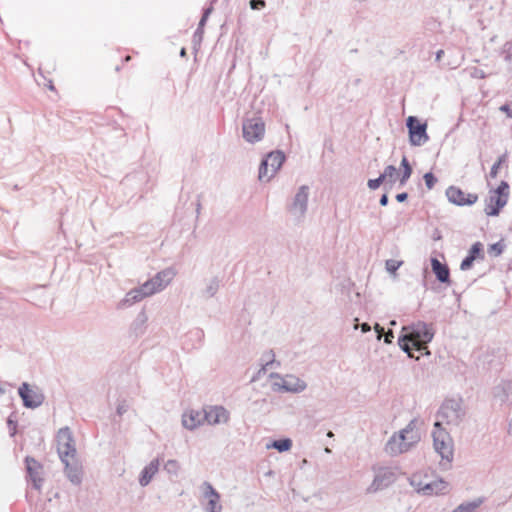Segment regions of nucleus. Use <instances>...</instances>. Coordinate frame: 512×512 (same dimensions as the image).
Listing matches in <instances>:
<instances>
[{
  "instance_id": "nucleus-1",
  "label": "nucleus",
  "mask_w": 512,
  "mask_h": 512,
  "mask_svg": "<svg viewBox=\"0 0 512 512\" xmlns=\"http://www.w3.org/2000/svg\"><path fill=\"white\" fill-rule=\"evenodd\" d=\"M434 334L435 331L431 324L418 321L402 327V334L398 338V344L409 357H412V348L422 352L424 355H430L427 345L432 341Z\"/></svg>"
},
{
  "instance_id": "nucleus-2",
  "label": "nucleus",
  "mask_w": 512,
  "mask_h": 512,
  "mask_svg": "<svg viewBox=\"0 0 512 512\" xmlns=\"http://www.w3.org/2000/svg\"><path fill=\"white\" fill-rule=\"evenodd\" d=\"M417 423V419H412L405 428L394 433L385 444V452L390 456H397L416 445L421 438Z\"/></svg>"
},
{
  "instance_id": "nucleus-3",
  "label": "nucleus",
  "mask_w": 512,
  "mask_h": 512,
  "mask_svg": "<svg viewBox=\"0 0 512 512\" xmlns=\"http://www.w3.org/2000/svg\"><path fill=\"white\" fill-rule=\"evenodd\" d=\"M465 414L466 412L460 399H446L442 403L437 417L441 425L446 423L449 426L458 427L462 423Z\"/></svg>"
},
{
  "instance_id": "nucleus-4",
  "label": "nucleus",
  "mask_w": 512,
  "mask_h": 512,
  "mask_svg": "<svg viewBox=\"0 0 512 512\" xmlns=\"http://www.w3.org/2000/svg\"><path fill=\"white\" fill-rule=\"evenodd\" d=\"M433 446L442 460L450 463L453 460V440L449 433L441 427V422L436 421L432 431Z\"/></svg>"
},
{
  "instance_id": "nucleus-5",
  "label": "nucleus",
  "mask_w": 512,
  "mask_h": 512,
  "mask_svg": "<svg viewBox=\"0 0 512 512\" xmlns=\"http://www.w3.org/2000/svg\"><path fill=\"white\" fill-rule=\"evenodd\" d=\"M309 195L310 187L308 185H301L291 202L287 205V211L297 222H301L305 218L308 210Z\"/></svg>"
},
{
  "instance_id": "nucleus-6",
  "label": "nucleus",
  "mask_w": 512,
  "mask_h": 512,
  "mask_svg": "<svg viewBox=\"0 0 512 512\" xmlns=\"http://www.w3.org/2000/svg\"><path fill=\"white\" fill-rule=\"evenodd\" d=\"M285 161V154L282 151H272L261 161L258 178L260 181H270Z\"/></svg>"
},
{
  "instance_id": "nucleus-7",
  "label": "nucleus",
  "mask_w": 512,
  "mask_h": 512,
  "mask_svg": "<svg viewBox=\"0 0 512 512\" xmlns=\"http://www.w3.org/2000/svg\"><path fill=\"white\" fill-rule=\"evenodd\" d=\"M375 476L367 488V493H376L393 484L398 478V470L394 467H379L374 469Z\"/></svg>"
},
{
  "instance_id": "nucleus-8",
  "label": "nucleus",
  "mask_w": 512,
  "mask_h": 512,
  "mask_svg": "<svg viewBox=\"0 0 512 512\" xmlns=\"http://www.w3.org/2000/svg\"><path fill=\"white\" fill-rule=\"evenodd\" d=\"M18 394L23 401V405L30 409L38 408L45 400V396L42 391L38 387L31 386L27 382H23L19 386Z\"/></svg>"
},
{
  "instance_id": "nucleus-9",
  "label": "nucleus",
  "mask_w": 512,
  "mask_h": 512,
  "mask_svg": "<svg viewBox=\"0 0 512 512\" xmlns=\"http://www.w3.org/2000/svg\"><path fill=\"white\" fill-rule=\"evenodd\" d=\"M175 277V272L171 268L158 272L154 277L143 283L144 290L149 296L164 290Z\"/></svg>"
},
{
  "instance_id": "nucleus-10",
  "label": "nucleus",
  "mask_w": 512,
  "mask_h": 512,
  "mask_svg": "<svg viewBox=\"0 0 512 512\" xmlns=\"http://www.w3.org/2000/svg\"><path fill=\"white\" fill-rule=\"evenodd\" d=\"M57 451L60 459L76 456V447L72 431L69 427L59 429L57 436Z\"/></svg>"
},
{
  "instance_id": "nucleus-11",
  "label": "nucleus",
  "mask_w": 512,
  "mask_h": 512,
  "mask_svg": "<svg viewBox=\"0 0 512 512\" xmlns=\"http://www.w3.org/2000/svg\"><path fill=\"white\" fill-rule=\"evenodd\" d=\"M265 134V124L261 118H249L243 121V138L251 144L261 141Z\"/></svg>"
},
{
  "instance_id": "nucleus-12",
  "label": "nucleus",
  "mask_w": 512,
  "mask_h": 512,
  "mask_svg": "<svg viewBox=\"0 0 512 512\" xmlns=\"http://www.w3.org/2000/svg\"><path fill=\"white\" fill-rule=\"evenodd\" d=\"M406 125L409 132V141L412 146H422L429 140L426 132V123H420L415 116H409Z\"/></svg>"
},
{
  "instance_id": "nucleus-13",
  "label": "nucleus",
  "mask_w": 512,
  "mask_h": 512,
  "mask_svg": "<svg viewBox=\"0 0 512 512\" xmlns=\"http://www.w3.org/2000/svg\"><path fill=\"white\" fill-rule=\"evenodd\" d=\"M446 196L449 202L457 206H470L477 202L478 195L474 193H465L456 186H450L446 190Z\"/></svg>"
},
{
  "instance_id": "nucleus-14",
  "label": "nucleus",
  "mask_w": 512,
  "mask_h": 512,
  "mask_svg": "<svg viewBox=\"0 0 512 512\" xmlns=\"http://www.w3.org/2000/svg\"><path fill=\"white\" fill-rule=\"evenodd\" d=\"M270 378H276L282 381L281 388L283 391L291 392V393H300L304 391L307 387V384L304 380L294 376V375H286L282 377L278 373H271Z\"/></svg>"
},
{
  "instance_id": "nucleus-15",
  "label": "nucleus",
  "mask_w": 512,
  "mask_h": 512,
  "mask_svg": "<svg viewBox=\"0 0 512 512\" xmlns=\"http://www.w3.org/2000/svg\"><path fill=\"white\" fill-rule=\"evenodd\" d=\"M203 410L205 422L209 425L223 424L229 420V412L223 406H209Z\"/></svg>"
},
{
  "instance_id": "nucleus-16",
  "label": "nucleus",
  "mask_w": 512,
  "mask_h": 512,
  "mask_svg": "<svg viewBox=\"0 0 512 512\" xmlns=\"http://www.w3.org/2000/svg\"><path fill=\"white\" fill-rule=\"evenodd\" d=\"M65 466V475L71 483L79 485L82 481V466L76 456L61 459Z\"/></svg>"
},
{
  "instance_id": "nucleus-17",
  "label": "nucleus",
  "mask_w": 512,
  "mask_h": 512,
  "mask_svg": "<svg viewBox=\"0 0 512 512\" xmlns=\"http://www.w3.org/2000/svg\"><path fill=\"white\" fill-rule=\"evenodd\" d=\"M149 297L146 290H144L143 285L136 287L134 289H131L129 292L126 293L124 298L118 303V309H126L134 304L140 302L144 298Z\"/></svg>"
},
{
  "instance_id": "nucleus-18",
  "label": "nucleus",
  "mask_w": 512,
  "mask_h": 512,
  "mask_svg": "<svg viewBox=\"0 0 512 512\" xmlns=\"http://www.w3.org/2000/svg\"><path fill=\"white\" fill-rule=\"evenodd\" d=\"M204 422V410H190L182 415V425L188 430H194Z\"/></svg>"
},
{
  "instance_id": "nucleus-19",
  "label": "nucleus",
  "mask_w": 512,
  "mask_h": 512,
  "mask_svg": "<svg viewBox=\"0 0 512 512\" xmlns=\"http://www.w3.org/2000/svg\"><path fill=\"white\" fill-rule=\"evenodd\" d=\"M504 196H497L490 192L489 197L486 199L485 213L488 216H498L501 209L507 204Z\"/></svg>"
},
{
  "instance_id": "nucleus-20",
  "label": "nucleus",
  "mask_w": 512,
  "mask_h": 512,
  "mask_svg": "<svg viewBox=\"0 0 512 512\" xmlns=\"http://www.w3.org/2000/svg\"><path fill=\"white\" fill-rule=\"evenodd\" d=\"M160 462L159 459H153L147 464L141 471L139 476V484L141 487H146L150 484L153 477L159 471Z\"/></svg>"
},
{
  "instance_id": "nucleus-21",
  "label": "nucleus",
  "mask_w": 512,
  "mask_h": 512,
  "mask_svg": "<svg viewBox=\"0 0 512 512\" xmlns=\"http://www.w3.org/2000/svg\"><path fill=\"white\" fill-rule=\"evenodd\" d=\"M493 395L500 403H512V381H503L495 386Z\"/></svg>"
},
{
  "instance_id": "nucleus-22",
  "label": "nucleus",
  "mask_w": 512,
  "mask_h": 512,
  "mask_svg": "<svg viewBox=\"0 0 512 512\" xmlns=\"http://www.w3.org/2000/svg\"><path fill=\"white\" fill-rule=\"evenodd\" d=\"M148 316L144 309H142L130 325V333L135 337L144 335L147 328Z\"/></svg>"
},
{
  "instance_id": "nucleus-23",
  "label": "nucleus",
  "mask_w": 512,
  "mask_h": 512,
  "mask_svg": "<svg viewBox=\"0 0 512 512\" xmlns=\"http://www.w3.org/2000/svg\"><path fill=\"white\" fill-rule=\"evenodd\" d=\"M448 490H449V483L443 479H437V480L425 483L424 495L425 496L441 495V494L447 493Z\"/></svg>"
},
{
  "instance_id": "nucleus-24",
  "label": "nucleus",
  "mask_w": 512,
  "mask_h": 512,
  "mask_svg": "<svg viewBox=\"0 0 512 512\" xmlns=\"http://www.w3.org/2000/svg\"><path fill=\"white\" fill-rule=\"evenodd\" d=\"M431 266L432 271L439 282L450 283V272L446 264L441 263L437 258H432Z\"/></svg>"
},
{
  "instance_id": "nucleus-25",
  "label": "nucleus",
  "mask_w": 512,
  "mask_h": 512,
  "mask_svg": "<svg viewBox=\"0 0 512 512\" xmlns=\"http://www.w3.org/2000/svg\"><path fill=\"white\" fill-rule=\"evenodd\" d=\"M199 490L201 492L200 503L209 502L211 500L220 501L221 499L219 492L208 481L202 482L199 486Z\"/></svg>"
},
{
  "instance_id": "nucleus-26",
  "label": "nucleus",
  "mask_w": 512,
  "mask_h": 512,
  "mask_svg": "<svg viewBox=\"0 0 512 512\" xmlns=\"http://www.w3.org/2000/svg\"><path fill=\"white\" fill-rule=\"evenodd\" d=\"M221 280L218 277H211L206 279L204 282V288L200 291V295L204 299H210L214 297L219 288H220Z\"/></svg>"
},
{
  "instance_id": "nucleus-27",
  "label": "nucleus",
  "mask_w": 512,
  "mask_h": 512,
  "mask_svg": "<svg viewBox=\"0 0 512 512\" xmlns=\"http://www.w3.org/2000/svg\"><path fill=\"white\" fill-rule=\"evenodd\" d=\"M25 462H26V468H27V472L33 482V486L36 488V489H39L40 486H41V482H42V479L39 477V472H38V469H39V464L38 462L31 458V457H26L25 459Z\"/></svg>"
},
{
  "instance_id": "nucleus-28",
  "label": "nucleus",
  "mask_w": 512,
  "mask_h": 512,
  "mask_svg": "<svg viewBox=\"0 0 512 512\" xmlns=\"http://www.w3.org/2000/svg\"><path fill=\"white\" fill-rule=\"evenodd\" d=\"M292 446V441L289 438L274 440L270 444H267L266 447L268 449L274 448L278 450L279 452H285L288 451Z\"/></svg>"
},
{
  "instance_id": "nucleus-29",
  "label": "nucleus",
  "mask_w": 512,
  "mask_h": 512,
  "mask_svg": "<svg viewBox=\"0 0 512 512\" xmlns=\"http://www.w3.org/2000/svg\"><path fill=\"white\" fill-rule=\"evenodd\" d=\"M409 483L415 489V491L424 495V487H425V483H427V482L423 481L421 475L413 474L409 478Z\"/></svg>"
},
{
  "instance_id": "nucleus-30",
  "label": "nucleus",
  "mask_w": 512,
  "mask_h": 512,
  "mask_svg": "<svg viewBox=\"0 0 512 512\" xmlns=\"http://www.w3.org/2000/svg\"><path fill=\"white\" fill-rule=\"evenodd\" d=\"M384 177V181L387 179V184H394L396 181V177L398 176V171L395 166L388 165L385 167L384 172L381 174Z\"/></svg>"
},
{
  "instance_id": "nucleus-31",
  "label": "nucleus",
  "mask_w": 512,
  "mask_h": 512,
  "mask_svg": "<svg viewBox=\"0 0 512 512\" xmlns=\"http://www.w3.org/2000/svg\"><path fill=\"white\" fill-rule=\"evenodd\" d=\"M204 512H222V505L220 501H209L200 503Z\"/></svg>"
},
{
  "instance_id": "nucleus-32",
  "label": "nucleus",
  "mask_w": 512,
  "mask_h": 512,
  "mask_svg": "<svg viewBox=\"0 0 512 512\" xmlns=\"http://www.w3.org/2000/svg\"><path fill=\"white\" fill-rule=\"evenodd\" d=\"M480 503V501L463 503L455 508L452 512H475Z\"/></svg>"
},
{
  "instance_id": "nucleus-33",
  "label": "nucleus",
  "mask_w": 512,
  "mask_h": 512,
  "mask_svg": "<svg viewBox=\"0 0 512 512\" xmlns=\"http://www.w3.org/2000/svg\"><path fill=\"white\" fill-rule=\"evenodd\" d=\"M491 193L497 195V196H504V199L508 200L509 197V185L507 182L502 181L500 185Z\"/></svg>"
},
{
  "instance_id": "nucleus-34",
  "label": "nucleus",
  "mask_w": 512,
  "mask_h": 512,
  "mask_svg": "<svg viewBox=\"0 0 512 512\" xmlns=\"http://www.w3.org/2000/svg\"><path fill=\"white\" fill-rule=\"evenodd\" d=\"M506 158H507V154L506 153L501 155L498 158L497 162H495L492 165L491 169H490L489 177H491V178H496L497 177L499 168L506 161Z\"/></svg>"
},
{
  "instance_id": "nucleus-35",
  "label": "nucleus",
  "mask_w": 512,
  "mask_h": 512,
  "mask_svg": "<svg viewBox=\"0 0 512 512\" xmlns=\"http://www.w3.org/2000/svg\"><path fill=\"white\" fill-rule=\"evenodd\" d=\"M164 469L168 474L177 475L180 469V465L177 460L170 459L165 463Z\"/></svg>"
},
{
  "instance_id": "nucleus-36",
  "label": "nucleus",
  "mask_w": 512,
  "mask_h": 512,
  "mask_svg": "<svg viewBox=\"0 0 512 512\" xmlns=\"http://www.w3.org/2000/svg\"><path fill=\"white\" fill-rule=\"evenodd\" d=\"M402 264V261L388 259L385 262V268L390 274H395Z\"/></svg>"
},
{
  "instance_id": "nucleus-37",
  "label": "nucleus",
  "mask_w": 512,
  "mask_h": 512,
  "mask_svg": "<svg viewBox=\"0 0 512 512\" xmlns=\"http://www.w3.org/2000/svg\"><path fill=\"white\" fill-rule=\"evenodd\" d=\"M504 248H505V245L502 242H496L489 246L488 253L491 256L497 257L503 253Z\"/></svg>"
},
{
  "instance_id": "nucleus-38",
  "label": "nucleus",
  "mask_w": 512,
  "mask_h": 512,
  "mask_svg": "<svg viewBox=\"0 0 512 512\" xmlns=\"http://www.w3.org/2000/svg\"><path fill=\"white\" fill-rule=\"evenodd\" d=\"M211 11H212V7H208L206 9H204L203 15H202V17H201V19H200V21L198 23V27H197V29L194 32H203V28L205 26V23H206L209 15L211 13Z\"/></svg>"
},
{
  "instance_id": "nucleus-39",
  "label": "nucleus",
  "mask_w": 512,
  "mask_h": 512,
  "mask_svg": "<svg viewBox=\"0 0 512 512\" xmlns=\"http://www.w3.org/2000/svg\"><path fill=\"white\" fill-rule=\"evenodd\" d=\"M423 178L425 181V185L429 190H431L437 182V178L431 172H427Z\"/></svg>"
},
{
  "instance_id": "nucleus-40",
  "label": "nucleus",
  "mask_w": 512,
  "mask_h": 512,
  "mask_svg": "<svg viewBox=\"0 0 512 512\" xmlns=\"http://www.w3.org/2000/svg\"><path fill=\"white\" fill-rule=\"evenodd\" d=\"M481 252L482 244L480 242H476L470 248L468 256H473V258L476 259L478 256H480Z\"/></svg>"
},
{
  "instance_id": "nucleus-41",
  "label": "nucleus",
  "mask_w": 512,
  "mask_h": 512,
  "mask_svg": "<svg viewBox=\"0 0 512 512\" xmlns=\"http://www.w3.org/2000/svg\"><path fill=\"white\" fill-rule=\"evenodd\" d=\"M475 261V259L473 258V256H466L461 264H460V269L463 270V271H466V270H469L472 265H473V262Z\"/></svg>"
},
{
  "instance_id": "nucleus-42",
  "label": "nucleus",
  "mask_w": 512,
  "mask_h": 512,
  "mask_svg": "<svg viewBox=\"0 0 512 512\" xmlns=\"http://www.w3.org/2000/svg\"><path fill=\"white\" fill-rule=\"evenodd\" d=\"M384 182V177H382L381 175L376 178V179H369L368 182H367V185L368 187L371 189V190H376L377 188L380 187V185Z\"/></svg>"
},
{
  "instance_id": "nucleus-43",
  "label": "nucleus",
  "mask_w": 512,
  "mask_h": 512,
  "mask_svg": "<svg viewBox=\"0 0 512 512\" xmlns=\"http://www.w3.org/2000/svg\"><path fill=\"white\" fill-rule=\"evenodd\" d=\"M274 358H275V355H274L273 351L270 350L263 355L262 360L265 362V366H270L275 363Z\"/></svg>"
},
{
  "instance_id": "nucleus-44",
  "label": "nucleus",
  "mask_w": 512,
  "mask_h": 512,
  "mask_svg": "<svg viewBox=\"0 0 512 512\" xmlns=\"http://www.w3.org/2000/svg\"><path fill=\"white\" fill-rule=\"evenodd\" d=\"M412 175V168L403 169L402 175L400 177V185L403 186L407 183L408 179Z\"/></svg>"
},
{
  "instance_id": "nucleus-45",
  "label": "nucleus",
  "mask_w": 512,
  "mask_h": 512,
  "mask_svg": "<svg viewBox=\"0 0 512 512\" xmlns=\"http://www.w3.org/2000/svg\"><path fill=\"white\" fill-rule=\"evenodd\" d=\"M249 5L252 10H260L265 6V1L264 0H250Z\"/></svg>"
},
{
  "instance_id": "nucleus-46",
  "label": "nucleus",
  "mask_w": 512,
  "mask_h": 512,
  "mask_svg": "<svg viewBox=\"0 0 512 512\" xmlns=\"http://www.w3.org/2000/svg\"><path fill=\"white\" fill-rule=\"evenodd\" d=\"M128 411V405L125 402H121L117 405L116 412L119 416H122Z\"/></svg>"
},
{
  "instance_id": "nucleus-47",
  "label": "nucleus",
  "mask_w": 512,
  "mask_h": 512,
  "mask_svg": "<svg viewBox=\"0 0 512 512\" xmlns=\"http://www.w3.org/2000/svg\"><path fill=\"white\" fill-rule=\"evenodd\" d=\"M202 41V34H194L193 36V44H194V49L196 50V46L197 45H200Z\"/></svg>"
},
{
  "instance_id": "nucleus-48",
  "label": "nucleus",
  "mask_w": 512,
  "mask_h": 512,
  "mask_svg": "<svg viewBox=\"0 0 512 512\" xmlns=\"http://www.w3.org/2000/svg\"><path fill=\"white\" fill-rule=\"evenodd\" d=\"M393 338H394V334H393V332L391 330H389L385 334L384 342L387 343V344H390V343H392Z\"/></svg>"
},
{
  "instance_id": "nucleus-49",
  "label": "nucleus",
  "mask_w": 512,
  "mask_h": 512,
  "mask_svg": "<svg viewBox=\"0 0 512 512\" xmlns=\"http://www.w3.org/2000/svg\"><path fill=\"white\" fill-rule=\"evenodd\" d=\"M374 329L377 333V338L381 339L382 335L384 334V328L382 326H380L379 324H376L374 326Z\"/></svg>"
},
{
  "instance_id": "nucleus-50",
  "label": "nucleus",
  "mask_w": 512,
  "mask_h": 512,
  "mask_svg": "<svg viewBox=\"0 0 512 512\" xmlns=\"http://www.w3.org/2000/svg\"><path fill=\"white\" fill-rule=\"evenodd\" d=\"M408 198V194L406 192L399 193L396 195V200L398 202H404Z\"/></svg>"
},
{
  "instance_id": "nucleus-51",
  "label": "nucleus",
  "mask_w": 512,
  "mask_h": 512,
  "mask_svg": "<svg viewBox=\"0 0 512 512\" xmlns=\"http://www.w3.org/2000/svg\"><path fill=\"white\" fill-rule=\"evenodd\" d=\"M500 111L502 112H505L507 114L508 117H511L512 118V111L510 110L509 106L508 105H502L500 107Z\"/></svg>"
},
{
  "instance_id": "nucleus-52",
  "label": "nucleus",
  "mask_w": 512,
  "mask_h": 512,
  "mask_svg": "<svg viewBox=\"0 0 512 512\" xmlns=\"http://www.w3.org/2000/svg\"><path fill=\"white\" fill-rule=\"evenodd\" d=\"M379 203L381 206H386L388 204V195L386 193L380 197Z\"/></svg>"
},
{
  "instance_id": "nucleus-53",
  "label": "nucleus",
  "mask_w": 512,
  "mask_h": 512,
  "mask_svg": "<svg viewBox=\"0 0 512 512\" xmlns=\"http://www.w3.org/2000/svg\"><path fill=\"white\" fill-rule=\"evenodd\" d=\"M401 167H402L403 169H406V168H412V167H411V165H410V163H409V161H408V159H407L405 156H404V157L402 158V160H401Z\"/></svg>"
},
{
  "instance_id": "nucleus-54",
  "label": "nucleus",
  "mask_w": 512,
  "mask_h": 512,
  "mask_svg": "<svg viewBox=\"0 0 512 512\" xmlns=\"http://www.w3.org/2000/svg\"><path fill=\"white\" fill-rule=\"evenodd\" d=\"M268 366H265V364L261 367V369H259V371L257 372V375L255 377H253V381H255L257 378H259L261 376L262 373H265L266 372V369H267Z\"/></svg>"
},
{
  "instance_id": "nucleus-55",
  "label": "nucleus",
  "mask_w": 512,
  "mask_h": 512,
  "mask_svg": "<svg viewBox=\"0 0 512 512\" xmlns=\"http://www.w3.org/2000/svg\"><path fill=\"white\" fill-rule=\"evenodd\" d=\"M268 366H265V364L261 367V369H259V371L257 372V375L255 377H253V381H255L257 378H259L261 376L262 373H265L266 372V369H267Z\"/></svg>"
},
{
  "instance_id": "nucleus-56",
  "label": "nucleus",
  "mask_w": 512,
  "mask_h": 512,
  "mask_svg": "<svg viewBox=\"0 0 512 512\" xmlns=\"http://www.w3.org/2000/svg\"><path fill=\"white\" fill-rule=\"evenodd\" d=\"M281 385H282V381L280 380V382H274L272 384V389L274 391H280V390H283V388H281Z\"/></svg>"
},
{
  "instance_id": "nucleus-57",
  "label": "nucleus",
  "mask_w": 512,
  "mask_h": 512,
  "mask_svg": "<svg viewBox=\"0 0 512 512\" xmlns=\"http://www.w3.org/2000/svg\"><path fill=\"white\" fill-rule=\"evenodd\" d=\"M360 327H361V331H362L363 333L369 332V331H370V329H371V327H370V325H369L368 323H362V324L360 325Z\"/></svg>"
},
{
  "instance_id": "nucleus-58",
  "label": "nucleus",
  "mask_w": 512,
  "mask_h": 512,
  "mask_svg": "<svg viewBox=\"0 0 512 512\" xmlns=\"http://www.w3.org/2000/svg\"><path fill=\"white\" fill-rule=\"evenodd\" d=\"M443 55H444V51L443 50L437 51V53H436V61L439 62Z\"/></svg>"
},
{
  "instance_id": "nucleus-59",
  "label": "nucleus",
  "mask_w": 512,
  "mask_h": 512,
  "mask_svg": "<svg viewBox=\"0 0 512 512\" xmlns=\"http://www.w3.org/2000/svg\"><path fill=\"white\" fill-rule=\"evenodd\" d=\"M508 433L510 435H512V419L510 420L509 424H508Z\"/></svg>"
},
{
  "instance_id": "nucleus-60",
  "label": "nucleus",
  "mask_w": 512,
  "mask_h": 512,
  "mask_svg": "<svg viewBox=\"0 0 512 512\" xmlns=\"http://www.w3.org/2000/svg\"><path fill=\"white\" fill-rule=\"evenodd\" d=\"M180 56H181V57L186 56V49H185V48H182V49L180 50Z\"/></svg>"
},
{
  "instance_id": "nucleus-61",
  "label": "nucleus",
  "mask_w": 512,
  "mask_h": 512,
  "mask_svg": "<svg viewBox=\"0 0 512 512\" xmlns=\"http://www.w3.org/2000/svg\"><path fill=\"white\" fill-rule=\"evenodd\" d=\"M48 88L50 90H54V85H53L52 81H49Z\"/></svg>"
},
{
  "instance_id": "nucleus-62",
  "label": "nucleus",
  "mask_w": 512,
  "mask_h": 512,
  "mask_svg": "<svg viewBox=\"0 0 512 512\" xmlns=\"http://www.w3.org/2000/svg\"><path fill=\"white\" fill-rule=\"evenodd\" d=\"M333 435H334V434H333V432H332V431H329V432L327 433V436H328V437H333Z\"/></svg>"
},
{
  "instance_id": "nucleus-63",
  "label": "nucleus",
  "mask_w": 512,
  "mask_h": 512,
  "mask_svg": "<svg viewBox=\"0 0 512 512\" xmlns=\"http://www.w3.org/2000/svg\"><path fill=\"white\" fill-rule=\"evenodd\" d=\"M390 325H392V326L396 325V321L395 320L390 321Z\"/></svg>"
},
{
  "instance_id": "nucleus-64",
  "label": "nucleus",
  "mask_w": 512,
  "mask_h": 512,
  "mask_svg": "<svg viewBox=\"0 0 512 512\" xmlns=\"http://www.w3.org/2000/svg\"><path fill=\"white\" fill-rule=\"evenodd\" d=\"M131 59L130 56H126L125 61H129Z\"/></svg>"
}]
</instances>
